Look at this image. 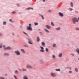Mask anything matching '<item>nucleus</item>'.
Returning a JSON list of instances; mask_svg holds the SVG:
<instances>
[{"instance_id":"f257e3e1","label":"nucleus","mask_w":79,"mask_h":79,"mask_svg":"<svg viewBox=\"0 0 79 79\" xmlns=\"http://www.w3.org/2000/svg\"><path fill=\"white\" fill-rule=\"evenodd\" d=\"M78 19L76 17H74L72 19V22L73 24H76V22H78Z\"/></svg>"},{"instance_id":"f03ea898","label":"nucleus","mask_w":79,"mask_h":79,"mask_svg":"<svg viewBox=\"0 0 79 79\" xmlns=\"http://www.w3.org/2000/svg\"><path fill=\"white\" fill-rule=\"evenodd\" d=\"M15 52L17 55H20V52L18 51H15Z\"/></svg>"},{"instance_id":"7ed1b4c3","label":"nucleus","mask_w":79,"mask_h":79,"mask_svg":"<svg viewBox=\"0 0 79 79\" xmlns=\"http://www.w3.org/2000/svg\"><path fill=\"white\" fill-rule=\"evenodd\" d=\"M70 5L71 6V7H73L74 6V3L72 2H71L70 3Z\"/></svg>"},{"instance_id":"20e7f679","label":"nucleus","mask_w":79,"mask_h":79,"mask_svg":"<svg viewBox=\"0 0 79 79\" xmlns=\"http://www.w3.org/2000/svg\"><path fill=\"white\" fill-rule=\"evenodd\" d=\"M27 30H28V31H32V28H31L30 27H29V26H27Z\"/></svg>"},{"instance_id":"39448f33","label":"nucleus","mask_w":79,"mask_h":79,"mask_svg":"<svg viewBox=\"0 0 79 79\" xmlns=\"http://www.w3.org/2000/svg\"><path fill=\"white\" fill-rule=\"evenodd\" d=\"M59 15L60 16H61V17H63L64 15H63V14L61 12L59 13Z\"/></svg>"},{"instance_id":"423d86ee","label":"nucleus","mask_w":79,"mask_h":79,"mask_svg":"<svg viewBox=\"0 0 79 79\" xmlns=\"http://www.w3.org/2000/svg\"><path fill=\"white\" fill-rule=\"evenodd\" d=\"M26 67L27 68H32V66L29 65H26Z\"/></svg>"},{"instance_id":"0eeeda50","label":"nucleus","mask_w":79,"mask_h":79,"mask_svg":"<svg viewBox=\"0 0 79 79\" xmlns=\"http://www.w3.org/2000/svg\"><path fill=\"white\" fill-rule=\"evenodd\" d=\"M12 48H10V47H7L6 49H5L6 50H12Z\"/></svg>"},{"instance_id":"6e6552de","label":"nucleus","mask_w":79,"mask_h":79,"mask_svg":"<svg viewBox=\"0 0 79 79\" xmlns=\"http://www.w3.org/2000/svg\"><path fill=\"white\" fill-rule=\"evenodd\" d=\"M51 75L53 77H55V76H56V75L55 73H51Z\"/></svg>"},{"instance_id":"1a4fd4ad","label":"nucleus","mask_w":79,"mask_h":79,"mask_svg":"<svg viewBox=\"0 0 79 79\" xmlns=\"http://www.w3.org/2000/svg\"><path fill=\"white\" fill-rule=\"evenodd\" d=\"M75 71L77 73H78V72L79 71V70H78V69L77 68H76L74 69Z\"/></svg>"},{"instance_id":"9d476101","label":"nucleus","mask_w":79,"mask_h":79,"mask_svg":"<svg viewBox=\"0 0 79 79\" xmlns=\"http://www.w3.org/2000/svg\"><path fill=\"white\" fill-rule=\"evenodd\" d=\"M44 31H45L46 32H47L48 33H49L50 32L49 31H48V30L47 29H44Z\"/></svg>"},{"instance_id":"9b49d317","label":"nucleus","mask_w":79,"mask_h":79,"mask_svg":"<svg viewBox=\"0 0 79 79\" xmlns=\"http://www.w3.org/2000/svg\"><path fill=\"white\" fill-rule=\"evenodd\" d=\"M52 58H53V59H54V60H55V59L56 58V57H55V55H52Z\"/></svg>"},{"instance_id":"f8f14e48","label":"nucleus","mask_w":79,"mask_h":79,"mask_svg":"<svg viewBox=\"0 0 79 79\" xmlns=\"http://www.w3.org/2000/svg\"><path fill=\"white\" fill-rule=\"evenodd\" d=\"M46 27H47V28H48V29H50V27L48 25H46Z\"/></svg>"},{"instance_id":"ddd939ff","label":"nucleus","mask_w":79,"mask_h":79,"mask_svg":"<svg viewBox=\"0 0 79 79\" xmlns=\"http://www.w3.org/2000/svg\"><path fill=\"white\" fill-rule=\"evenodd\" d=\"M21 52H22L23 53H25V51H24V50L23 49H21Z\"/></svg>"},{"instance_id":"4468645a","label":"nucleus","mask_w":79,"mask_h":79,"mask_svg":"<svg viewBox=\"0 0 79 79\" xmlns=\"http://www.w3.org/2000/svg\"><path fill=\"white\" fill-rule=\"evenodd\" d=\"M23 79H28V78H27V77L26 76H25L23 77Z\"/></svg>"},{"instance_id":"2eb2a0df","label":"nucleus","mask_w":79,"mask_h":79,"mask_svg":"<svg viewBox=\"0 0 79 79\" xmlns=\"http://www.w3.org/2000/svg\"><path fill=\"white\" fill-rule=\"evenodd\" d=\"M37 42H39L40 41V38L39 37H37Z\"/></svg>"},{"instance_id":"dca6fc26","label":"nucleus","mask_w":79,"mask_h":79,"mask_svg":"<svg viewBox=\"0 0 79 79\" xmlns=\"http://www.w3.org/2000/svg\"><path fill=\"white\" fill-rule=\"evenodd\" d=\"M59 57H61V56H62V53H60L59 55Z\"/></svg>"},{"instance_id":"f3484780","label":"nucleus","mask_w":79,"mask_h":79,"mask_svg":"<svg viewBox=\"0 0 79 79\" xmlns=\"http://www.w3.org/2000/svg\"><path fill=\"white\" fill-rule=\"evenodd\" d=\"M55 70L56 71H60V69H56Z\"/></svg>"},{"instance_id":"a211bd4d","label":"nucleus","mask_w":79,"mask_h":79,"mask_svg":"<svg viewBox=\"0 0 79 79\" xmlns=\"http://www.w3.org/2000/svg\"><path fill=\"white\" fill-rule=\"evenodd\" d=\"M23 47H28V46L27 44H25L23 45Z\"/></svg>"},{"instance_id":"6ab92c4d","label":"nucleus","mask_w":79,"mask_h":79,"mask_svg":"<svg viewBox=\"0 0 79 79\" xmlns=\"http://www.w3.org/2000/svg\"><path fill=\"white\" fill-rule=\"evenodd\" d=\"M42 45H43V46H45V44L44 42H42Z\"/></svg>"},{"instance_id":"aec40b11","label":"nucleus","mask_w":79,"mask_h":79,"mask_svg":"<svg viewBox=\"0 0 79 79\" xmlns=\"http://www.w3.org/2000/svg\"><path fill=\"white\" fill-rule=\"evenodd\" d=\"M75 29L76 31H79V27H77Z\"/></svg>"},{"instance_id":"412c9836","label":"nucleus","mask_w":79,"mask_h":79,"mask_svg":"<svg viewBox=\"0 0 79 79\" xmlns=\"http://www.w3.org/2000/svg\"><path fill=\"white\" fill-rule=\"evenodd\" d=\"M56 46V44H53V47H55Z\"/></svg>"},{"instance_id":"4be33fe9","label":"nucleus","mask_w":79,"mask_h":79,"mask_svg":"<svg viewBox=\"0 0 79 79\" xmlns=\"http://www.w3.org/2000/svg\"><path fill=\"white\" fill-rule=\"evenodd\" d=\"M39 23H34L35 26H37V25H38Z\"/></svg>"},{"instance_id":"5701e85b","label":"nucleus","mask_w":79,"mask_h":79,"mask_svg":"<svg viewBox=\"0 0 79 79\" xmlns=\"http://www.w3.org/2000/svg\"><path fill=\"white\" fill-rule=\"evenodd\" d=\"M40 51L41 52H44V49H41L40 50Z\"/></svg>"},{"instance_id":"b1692460","label":"nucleus","mask_w":79,"mask_h":79,"mask_svg":"<svg viewBox=\"0 0 79 79\" xmlns=\"http://www.w3.org/2000/svg\"><path fill=\"white\" fill-rule=\"evenodd\" d=\"M51 25H52V26H55V25L53 24V23L52 22H51Z\"/></svg>"},{"instance_id":"393cba45","label":"nucleus","mask_w":79,"mask_h":79,"mask_svg":"<svg viewBox=\"0 0 79 79\" xmlns=\"http://www.w3.org/2000/svg\"><path fill=\"white\" fill-rule=\"evenodd\" d=\"M70 55H72V56H73V57H74V54L73 53H71Z\"/></svg>"},{"instance_id":"a878e982","label":"nucleus","mask_w":79,"mask_h":79,"mask_svg":"<svg viewBox=\"0 0 79 79\" xmlns=\"http://www.w3.org/2000/svg\"><path fill=\"white\" fill-rule=\"evenodd\" d=\"M56 30H57V31L58 30H60V27H58V28H56Z\"/></svg>"},{"instance_id":"bb28decb","label":"nucleus","mask_w":79,"mask_h":79,"mask_svg":"<svg viewBox=\"0 0 79 79\" xmlns=\"http://www.w3.org/2000/svg\"><path fill=\"white\" fill-rule=\"evenodd\" d=\"M28 8L29 10H33V8L32 7H29Z\"/></svg>"},{"instance_id":"cd10ccee","label":"nucleus","mask_w":79,"mask_h":79,"mask_svg":"<svg viewBox=\"0 0 79 79\" xmlns=\"http://www.w3.org/2000/svg\"><path fill=\"white\" fill-rule=\"evenodd\" d=\"M40 62L41 63H44V61L42 60H40Z\"/></svg>"},{"instance_id":"c85d7f7f","label":"nucleus","mask_w":79,"mask_h":79,"mask_svg":"<svg viewBox=\"0 0 79 79\" xmlns=\"http://www.w3.org/2000/svg\"><path fill=\"white\" fill-rule=\"evenodd\" d=\"M6 24V22H3V24H4V25H5Z\"/></svg>"},{"instance_id":"c756f323","label":"nucleus","mask_w":79,"mask_h":79,"mask_svg":"<svg viewBox=\"0 0 79 79\" xmlns=\"http://www.w3.org/2000/svg\"><path fill=\"white\" fill-rule=\"evenodd\" d=\"M23 71H27V69H23Z\"/></svg>"},{"instance_id":"7c9ffc66","label":"nucleus","mask_w":79,"mask_h":79,"mask_svg":"<svg viewBox=\"0 0 79 79\" xmlns=\"http://www.w3.org/2000/svg\"><path fill=\"white\" fill-rule=\"evenodd\" d=\"M31 41H28V42L29 43V44H32V43H31Z\"/></svg>"},{"instance_id":"2f4dec72","label":"nucleus","mask_w":79,"mask_h":79,"mask_svg":"<svg viewBox=\"0 0 79 79\" xmlns=\"http://www.w3.org/2000/svg\"><path fill=\"white\" fill-rule=\"evenodd\" d=\"M46 51L48 52V49L47 48H46Z\"/></svg>"},{"instance_id":"473e14b6","label":"nucleus","mask_w":79,"mask_h":79,"mask_svg":"<svg viewBox=\"0 0 79 79\" xmlns=\"http://www.w3.org/2000/svg\"><path fill=\"white\" fill-rule=\"evenodd\" d=\"M40 48H41V49H42V50H44V48L43 47H40Z\"/></svg>"},{"instance_id":"72a5a7b5","label":"nucleus","mask_w":79,"mask_h":79,"mask_svg":"<svg viewBox=\"0 0 79 79\" xmlns=\"http://www.w3.org/2000/svg\"><path fill=\"white\" fill-rule=\"evenodd\" d=\"M4 55H8V54L7 53H5L4 54Z\"/></svg>"},{"instance_id":"f704fd0d","label":"nucleus","mask_w":79,"mask_h":79,"mask_svg":"<svg viewBox=\"0 0 79 79\" xmlns=\"http://www.w3.org/2000/svg\"><path fill=\"white\" fill-rule=\"evenodd\" d=\"M73 9L72 8H69V11H72V10H73Z\"/></svg>"},{"instance_id":"c9c22d12","label":"nucleus","mask_w":79,"mask_h":79,"mask_svg":"<svg viewBox=\"0 0 79 79\" xmlns=\"http://www.w3.org/2000/svg\"><path fill=\"white\" fill-rule=\"evenodd\" d=\"M3 48H4L5 49V50H6V48H5V47H6V46H5V45H4L3 46Z\"/></svg>"},{"instance_id":"e433bc0d","label":"nucleus","mask_w":79,"mask_h":79,"mask_svg":"<svg viewBox=\"0 0 79 79\" xmlns=\"http://www.w3.org/2000/svg\"><path fill=\"white\" fill-rule=\"evenodd\" d=\"M14 77L15 79H17V77H16V76L15 75L14 76Z\"/></svg>"},{"instance_id":"4c0bfd02","label":"nucleus","mask_w":79,"mask_h":79,"mask_svg":"<svg viewBox=\"0 0 79 79\" xmlns=\"http://www.w3.org/2000/svg\"><path fill=\"white\" fill-rule=\"evenodd\" d=\"M12 13L13 14H15V13H16V12H15V11L12 12Z\"/></svg>"},{"instance_id":"58836bf2","label":"nucleus","mask_w":79,"mask_h":79,"mask_svg":"<svg viewBox=\"0 0 79 79\" xmlns=\"http://www.w3.org/2000/svg\"><path fill=\"white\" fill-rule=\"evenodd\" d=\"M15 73H18V71L16 70L15 72Z\"/></svg>"},{"instance_id":"ea45409f","label":"nucleus","mask_w":79,"mask_h":79,"mask_svg":"<svg viewBox=\"0 0 79 79\" xmlns=\"http://www.w3.org/2000/svg\"><path fill=\"white\" fill-rule=\"evenodd\" d=\"M0 79H5V78H4V77H0Z\"/></svg>"},{"instance_id":"a19ab883","label":"nucleus","mask_w":79,"mask_h":79,"mask_svg":"<svg viewBox=\"0 0 79 79\" xmlns=\"http://www.w3.org/2000/svg\"><path fill=\"white\" fill-rule=\"evenodd\" d=\"M10 21V22H11V23H12L13 22L12 21V20H11V19H10L9 20Z\"/></svg>"},{"instance_id":"79ce46f5","label":"nucleus","mask_w":79,"mask_h":79,"mask_svg":"<svg viewBox=\"0 0 79 79\" xmlns=\"http://www.w3.org/2000/svg\"><path fill=\"white\" fill-rule=\"evenodd\" d=\"M29 27H31V24H29Z\"/></svg>"},{"instance_id":"37998d69","label":"nucleus","mask_w":79,"mask_h":79,"mask_svg":"<svg viewBox=\"0 0 79 79\" xmlns=\"http://www.w3.org/2000/svg\"><path fill=\"white\" fill-rule=\"evenodd\" d=\"M28 40H29V41H31V40L30 39H28Z\"/></svg>"},{"instance_id":"c03bdc74","label":"nucleus","mask_w":79,"mask_h":79,"mask_svg":"<svg viewBox=\"0 0 79 79\" xmlns=\"http://www.w3.org/2000/svg\"><path fill=\"white\" fill-rule=\"evenodd\" d=\"M73 73V72L72 71H69V73Z\"/></svg>"},{"instance_id":"a18cd8bd","label":"nucleus","mask_w":79,"mask_h":79,"mask_svg":"<svg viewBox=\"0 0 79 79\" xmlns=\"http://www.w3.org/2000/svg\"><path fill=\"white\" fill-rule=\"evenodd\" d=\"M41 17H42V19H44V17H43V16L42 15H41Z\"/></svg>"},{"instance_id":"49530a36","label":"nucleus","mask_w":79,"mask_h":79,"mask_svg":"<svg viewBox=\"0 0 79 79\" xmlns=\"http://www.w3.org/2000/svg\"><path fill=\"white\" fill-rule=\"evenodd\" d=\"M23 33L24 34H25L26 35H27V34L25 32H23Z\"/></svg>"},{"instance_id":"de8ad7c7","label":"nucleus","mask_w":79,"mask_h":79,"mask_svg":"<svg viewBox=\"0 0 79 79\" xmlns=\"http://www.w3.org/2000/svg\"><path fill=\"white\" fill-rule=\"evenodd\" d=\"M48 11H49V12H51V10H49Z\"/></svg>"},{"instance_id":"09e8293b","label":"nucleus","mask_w":79,"mask_h":79,"mask_svg":"<svg viewBox=\"0 0 79 79\" xmlns=\"http://www.w3.org/2000/svg\"><path fill=\"white\" fill-rule=\"evenodd\" d=\"M2 36V35L1 33H0V36Z\"/></svg>"},{"instance_id":"8fccbe9b","label":"nucleus","mask_w":79,"mask_h":79,"mask_svg":"<svg viewBox=\"0 0 79 79\" xmlns=\"http://www.w3.org/2000/svg\"><path fill=\"white\" fill-rule=\"evenodd\" d=\"M43 2H45V0H42Z\"/></svg>"},{"instance_id":"3c124183","label":"nucleus","mask_w":79,"mask_h":79,"mask_svg":"<svg viewBox=\"0 0 79 79\" xmlns=\"http://www.w3.org/2000/svg\"><path fill=\"white\" fill-rule=\"evenodd\" d=\"M0 48H2V46H0Z\"/></svg>"},{"instance_id":"603ef678","label":"nucleus","mask_w":79,"mask_h":79,"mask_svg":"<svg viewBox=\"0 0 79 79\" xmlns=\"http://www.w3.org/2000/svg\"><path fill=\"white\" fill-rule=\"evenodd\" d=\"M75 12L76 13H77V11H75Z\"/></svg>"},{"instance_id":"864d4df0","label":"nucleus","mask_w":79,"mask_h":79,"mask_svg":"<svg viewBox=\"0 0 79 79\" xmlns=\"http://www.w3.org/2000/svg\"><path fill=\"white\" fill-rule=\"evenodd\" d=\"M69 69H71V68H69Z\"/></svg>"},{"instance_id":"5fc2aeb1","label":"nucleus","mask_w":79,"mask_h":79,"mask_svg":"<svg viewBox=\"0 0 79 79\" xmlns=\"http://www.w3.org/2000/svg\"><path fill=\"white\" fill-rule=\"evenodd\" d=\"M78 60H79V57L78 58Z\"/></svg>"},{"instance_id":"6e6d98bb","label":"nucleus","mask_w":79,"mask_h":79,"mask_svg":"<svg viewBox=\"0 0 79 79\" xmlns=\"http://www.w3.org/2000/svg\"><path fill=\"white\" fill-rule=\"evenodd\" d=\"M5 75H7V74H5Z\"/></svg>"},{"instance_id":"4d7b16f0","label":"nucleus","mask_w":79,"mask_h":79,"mask_svg":"<svg viewBox=\"0 0 79 79\" xmlns=\"http://www.w3.org/2000/svg\"><path fill=\"white\" fill-rule=\"evenodd\" d=\"M39 30H40V29H39Z\"/></svg>"},{"instance_id":"13d9d810","label":"nucleus","mask_w":79,"mask_h":79,"mask_svg":"<svg viewBox=\"0 0 79 79\" xmlns=\"http://www.w3.org/2000/svg\"><path fill=\"white\" fill-rule=\"evenodd\" d=\"M6 79H7V78H6Z\"/></svg>"}]
</instances>
